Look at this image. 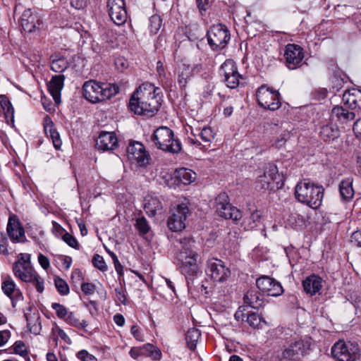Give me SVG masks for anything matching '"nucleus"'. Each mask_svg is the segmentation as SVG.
Wrapping results in <instances>:
<instances>
[{
    "label": "nucleus",
    "mask_w": 361,
    "mask_h": 361,
    "mask_svg": "<svg viewBox=\"0 0 361 361\" xmlns=\"http://www.w3.org/2000/svg\"><path fill=\"white\" fill-rule=\"evenodd\" d=\"M161 101L160 89L152 83L145 82L131 96L129 107L135 114L152 116L158 111Z\"/></svg>",
    "instance_id": "obj_1"
},
{
    "label": "nucleus",
    "mask_w": 361,
    "mask_h": 361,
    "mask_svg": "<svg viewBox=\"0 0 361 361\" xmlns=\"http://www.w3.org/2000/svg\"><path fill=\"white\" fill-rule=\"evenodd\" d=\"M195 240L190 238L179 240L177 245L178 251L176 255L177 264L183 274L185 276L188 286L193 283L195 278L202 274L198 264L199 255L194 249Z\"/></svg>",
    "instance_id": "obj_2"
},
{
    "label": "nucleus",
    "mask_w": 361,
    "mask_h": 361,
    "mask_svg": "<svg viewBox=\"0 0 361 361\" xmlns=\"http://www.w3.org/2000/svg\"><path fill=\"white\" fill-rule=\"evenodd\" d=\"M324 189L307 180L299 182L295 188L296 200L309 207L317 209L322 202Z\"/></svg>",
    "instance_id": "obj_3"
},
{
    "label": "nucleus",
    "mask_w": 361,
    "mask_h": 361,
    "mask_svg": "<svg viewBox=\"0 0 361 361\" xmlns=\"http://www.w3.org/2000/svg\"><path fill=\"white\" fill-rule=\"evenodd\" d=\"M83 96L92 103L109 99L118 92V87L109 83H99L94 80H88L82 86Z\"/></svg>",
    "instance_id": "obj_4"
},
{
    "label": "nucleus",
    "mask_w": 361,
    "mask_h": 361,
    "mask_svg": "<svg viewBox=\"0 0 361 361\" xmlns=\"http://www.w3.org/2000/svg\"><path fill=\"white\" fill-rule=\"evenodd\" d=\"M310 347L308 340L295 337L283 346L276 357L279 361H297L307 353Z\"/></svg>",
    "instance_id": "obj_5"
},
{
    "label": "nucleus",
    "mask_w": 361,
    "mask_h": 361,
    "mask_svg": "<svg viewBox=\"0 0 361 361\" xmlns=\"http://www.w3.org/2000/svg\"><path fill=\"white\" fill-rule=\"evenodd\" d=\"M152 140L156 147L162 151L178 154L181 150L180 141L174 139L173 132L167 127L158 128L154 132Z\"/></svg>",
    "instance_id": "obj_6"
},
{
    "label": "nucleus",
    "mask_w": 361,
    "mask_h": 361,
    "mask_svg": "<svg viewBox=\"0 0 361 361\" xmlns=\"http://www.w3.org/2000/svg\"><path fill=\"white\" fill-rule=\"evenodd\" d=\"M331 354L338 361H357L360 350L357 344L339 341L331 348Z\"/></svg>",
    "instance_id": "obj_7"
},
{
    "label": "nucleus",
    "mask_w": 361,
    "mask_h": 361,
    "mask_svg": "<svg viewBox=\"0 0 361 361\" xmlns=\"http://www.w3.org/2000/svg\"><path fill=\"white\" fill-rule=\"evenodd\" d=\"M256 96L258 104L265 109L275 111L281 106L279 92L267 85L259 87Z\"/></svg>",
    "instance_id": "obj_8"
},
{
    "label": "nucleus",
    "mask_w": 361,
    "mask_h": 361,
    "mask_svg": "<svg viewBox=\"0 0 361 361\" xmlns=\"http://www.w3.org/2000/svg\"><path fill=\"white\" fill-rule=\"evenodd\" d=\"M208 43L213 50L224 48L230 40V33L222 24L212 25L207 32Z\"/></svg>",
    "instance_id": "obj_9"
},
{
    "label": "nucleus",
    "mask_w": 361,
    "mask_h": 361,
    "mask_svg": "<svg viewBox=\"0 0 361 361\" xmlns=\"http://www.w3.org/2000/svg\"><path fill=\"white\" fill-rule=\"evenodd\" d=\"M14 276L23 282L30 281L32 276L36 273L30 262V255L20 253L18 260L13 264Z\"/></svg>",
    "instance_id": "obj_10"
},
{
    "label": "nucleus",
    "mask_w": 361,
    "mask_h": 361,
    "mask_svg": "<svg viewBox=\"0 0 361 361\" xmlns=\"http://www.w3.org/2000/svg\"><path fill=\"white\" fill-rule=\"evenodd\" d=\"M126 153L129 161L139 166H146L149 162V154L140 142H130L127 147Z\"/></svg>",
    "instance_id": "obj_11"
},
{
    "label": "nucleus",
    "mask_w": 361,
    "mask_h": 361,
    "mask_svg": "<svg viewBox=\"0 0 361 361\" xmlns=\"http://www.w3.org/2000/svg\"><path fill=\"white\" fill-rule=\"evenodd\" d=\"M206 274L214 281L224 282L230 276L231 271L221 260L212 259L207 261Z\"/></svg>",
    "instance_id": "obj_12"
},
{
    "label": "nucleus",
    "mask_w": 361,
    "mask_h": 361,
    "mask_svg": "<svg viewBox=\"0 0 361 361\" xmlns=\"http://www.w3.org/2000/svg\"><path fill=\"white\" fill-rule=\"evenodd\" d=\"M221 74L224 77L226 86L231 89L237 87L243 76L239 73L235 63L231 59H227L221 66Z\"/></svg>",
    "instance_id": "obj_13"
},
{
    "label": "nucleus",
    "mask_w": 361,
    "mask_h": 361,
    "mask_svg": "<svg viewBox=\"0 0 361 361\" xmlns=\"http://www.w3.org/2000/svg\"><path fill=\"white\" fill-rule=\"evenodd\" d=\"M282 181L281 176L279 173L278 168L276 165L269 164L265 169L264 174L259 176L257 178V183L261 189L271 190L274 188V183L279 187L280 182Z\"/></svg>",
    "instance_id": "obj_14"
},
{
    "label": "nucleus",
    "mask_w": 361,
    "mask_h": 361,
    "mask_svg": "<svg viewBox=\"0 0 361 361\" xmlns=\"http://www.w3.org/2000/svg\"><path fill=\"white\" fill-rule=\"evenodd\" d=\"M189 209L185 204H178L168 219V226L173 231H180L185 227Z\"/></svg>",
    "instance_id": "obj_15"
},
{
    "label": "nucleus",
    "mask_w": 361,
    "mask_h": 361,
    "mask_svg": "<svg viewBox=\"0 0 361 361\" xmlns=\"http://www.w3.org/2000/svg\"><path fill=\"white\" fill-rule=\"evenodd\" d=\"M107 8L111 20L117 25H123L127 20V11L124 0H108Z\"/></svg>",
    "instance_id": "obj_16"
},
{
    "label": "nucleus",
    "mask_w": 361,
    "mask_h": 361,
    "mask_svg": "<svg viewBox=\"0 0 361 361\" xmlns=\"http://www.w3.org/2000/svg\"><path fill=\"white\" fill-rule=\"evenodd\" d=\"M256 285L262 292L270 296H279L282 294L283 291L279 281L267 276H263L257 279Z\"/></svg>",
    "instance_id": "obj_17"
},
{
    "label": "nucleus",
    "mask_w": 361,
    "mask_h": 361,
    "mask_svg": "<svg viewBox=\"0 0 361 361\" xmlns=\"http://www.w3.org/2000/svg\"><path fill=\"white\" fill-rule=\"evenodd\" d=\"M286 66L289 69L298 68L304 58L302 49L297 44H288L286 46L284 54Z\"/></svg>",
    "instance_id": "obj_18"
},
{
    "label": "nucleus",
    "mask_w": 361,
    "mask_h": 361,
    "mask_svg": "<svg viewBox=\"0 0 361 361\" xmlns=\"http://www.w3.org/2000/svg\"><path fill=\"white\" fill-rule=\"evenodd\" d=\"M96 147L102 151H112L118 147V138L114 132L102 131L96 140Z\"/></svg>",
    "instance_id": "obj_19"
},
{
    "label": "nucleus",
    "mask_w": 361,
    "mask_h": 361,
    "mask_svg": "<svg viewBox=\"0 0 361 361\" xmlns=\"http://www.w3.org/2000/svg\"><path fill=\"white\" fill-rule=\"evenodd\" d=\"M129 354L134 359H137L140 356H147L154 360H159L161 357V350L150 343L141 347H133L130 350Z\"/></svg>",
    "instance_id": "obj_20"
},
{
    "label": "nucleus",
    "mask_w": 361,
    "mask_h": 361,
    "mask_svg": "<svg viewBox=\"0 0 361 361\" xmlns=\"http://www.w3.org/2000/svg\"><path fill=\"white\" fill-rule=\"evenodd\" d=\"M20 23L24 31L32 32L41 24L39 17L34 14L31 9L27 8L23 11L20 17Z\"/></svg>",
    "instance_id": "obj_21"
},
{
    "label": "nucleus",
    "mask_w": 361,
    "mask_h": 361,
    "mask_svg": "<svg viewBox=\"0 0 361 361\" xmlns=\"http://www.w3.org/2000/svg\"><path fill=\"white\" fill-rule=\"evenodd\" d=\"M1 289L4 294L11 300L13 307H16L17 301L23 299V293L19 288H16V283L11 277H8L3 281Z\"/></svg>",
    "instance_id": "obj_22"
},
{
    "label": "nucleus",
    "mask_w": 361,
    "mask_h": 361,
    "mask_svg": "<svg viewBox=\"0 0 361 361\" xmlns=\"http://www.w3.org/2000/svg\"><path fill=\"white\" fill-rule=\"evenodd\" d=\"M6 230L13 242H20L21 238L25 236L24 229L20 226L18 217L14 214L9 216Z\"/></svg>",
    "instance_id": "obj_23"
},
{
    "label": "nucleus",
    "mask_w": 361,
    "mask_h": 361,
    "mask_svg": "<svg viewBox=\"0 0 361 361\" xmlns=\"http://www.w3.org/2000/svg\"><path fill=\"white\" fill-rule=\"evenodd\" d=\"M202 67L197 64L193 68H191L189 65L183 64L179 67L177 73V82L181 89H184L188 82L192 77V73L194 71L199 72Z\"/></svg>",
    "instance_id": "obj_24"
},
{
    "label": "nucleus",
    "mask_w": 361,
    "mask_h": 361,
    "mask_svg": "<svg viewBox=\"0 0 361 361\" xmlns=\"http://www.w3.org/2000/svg\"><path fill=\"white\" fill-rule=\"evenodd\" d=\"M43 126L45 134L50 137L54 147L58 149L61 147L62 142L59 132L54 128V124L49 116L44 118Z\"/></svg>",
    "instance_id": "obj_25"
},
{
    "label": "nucleus",
    "mask_w": 361,
    "mask_h": 361,
    "mask_svg": "<svg viewBox=\"0 0 361 361\" xmlns=\"http://www.w3.org/2000/svg\"><path fill=\"white\" fill-rule=\"evenodd\" d=\"M64 80L63 75H54L48 85L49 91L57 104L61 103V92L63 87Z\"/></svg>",
    "instance_id": "obj_26"
},
{
    "label": "nucleus",
    "mask_w": 361,
    "mask_h": 361,
    "mask_svg": "<svg viewBox=\"0 0 361 361\" xmlns=\"http://www.w3.org/2000/svg\"><path fill=\"white\" fill-rule=\"evenodd\" d=\"M343 101L351 109H361V90L353 88L345 91L343 95Z\"/></svg>",
    "instance_id": "obj_27"
},
{
    "label": "nucleus",
    "mask_w": 361,
    "mask_h": 361,
    "mask_svg": "<svg viewBox=\"0 0 361 361\" xmlns=\"http://www.w3.org/2000/svg\"><path fill=\"white\" fill-rule=\"evenodd\" d=\"M331 117L341 124H347L355 119V114L341 106H336L331 110Z\"/></svg>",
    "instance_id": "obj_28"
},
{
    "label": "nucleus",
    "mask_w": 361,
    "mask_h": 361,
    "mask_svg": "<svg viewBox=\"0 0 361 361\" xmlns=\"http://www.w3.org/2000/svg\"><path fill=\"white\" fill-rule=\"evenodd\" d=\"M304 290L311 295L318 293L322 287V279L316 275H311L302 283Z\"/></svg>",
    "instance_id": "obj_29"
},
{
    "label": "nucleus",
    "mask_w": 361,
    "mask_h": 361,
    "mask_svg": "<svg viewBox=\"0 0 361 361\" xmlns=\"http://www.w3.org/2000/svg\"><path fill=\"white\" fill-rule=\"evenodd\" d=\"M144 209L149 216H154L161 210L162 204L156 195L149 194L145 197Z\"/></svg>",
    "instance_id": "obj_30"
},
{
    "label": "nucleus",
    "mask_w": 361,
    "mask_h": 361,
    "mask_svg": "<svg viewBox=\"0 0 361 361\" xmlns=\"http://www.w3.org/2000/svg\"><path fill=\"white\" fill-rule=\"evenodd\" d=\"M174 178L179 183L188 185L195 181L196 173L191 169L180 168L175 171Z\"/></svg>",
    "instance_id": "obj_31"
},
{
    "label": "nucleus",
    "mask_w": 361,
    "mask_h": 361,
    "mask_svg": "<svg viewBox=\"0 0 361 361\" xmlns=\"http://www.w3.org/2000/svg\"><path fill=\"white\" fill-rule=\"evenodd\" d=\"M244 303L253 309L262 307L263 300L261 294L255 290H248L243 297Z\"/></svg>",
    "instance_id": "obj_32"
},
{
    "label": "nucleus",
    "mask_w": 361,
    "mask_h": 361,
    "mask_svg": "<svg viewBox=\"0 0 361 361\" xmlns=\"http://www.w3.org/2000/svg\"><path fill=\"white\" fill-rule=\"evenodd\" d=\"M340 195L342 199L349 201L354 196L353 188V178H347L343 180L339 185Z\"/></svg>",
    "instance_id": "obj_33"
},
{
    "label": "nucleus",
    "mask_w": 361,
    "mask_h": 361,
    "mask_svg": "<svg viewBox=\"0 0 361 361\" xmlns=\"http://www.w3.org/2000/svg\"><path fill=\"white\" fill-rule=\"evenodd\" d=\"M219 216L233 220H238L241 218V212L236 207H233L231 204L226 205V207H222V209L216 210Z\"/></svg>",
    "instance_id": "obj_34"
},
{
    "label": "nucleus",
    "mask_w": 361,
    "mask_h": 361,
    "mask_svg": "<svg viewBox=\"0 0 361 361\" xmlns=\"http://www.w3.org/2000/svg\"><path fill=\"white\" fill-rule=\"evenodd\" d=\"M320 135L324 141L334 140L339 136V130L334 125L326 124L321 128Z\"/></svg>",
    "instance_id": "obj_35"
},
{
    "label": "nucleus",
    "mask_w": 361,
    "mask_h": 361,
    "mask_svg": "<svg viewBox=\"0 0 361 361\" xmlns=\"http://www.w3.org/2000/svg\"><path fill=\"white\" fill-rule=\"evenodd\" d=\"M263 217V212L259 209H254L250 212V215L247 219V227L248 229L252 230L259 227L262 225V218Z\"/></svg>",
    "instance_id": "obj_36"
},
{
    "label": "nucleus",
    "mask_w": 361,
    "mask_h": 361,
    "mask_svg": "<svg viewBox=\"0 0 361 361\" xmlns=\"http://www.w3.org/2000/svg\"><path fill=\"white\" fill-rule=\"evenodd\" d=\"M200 336V331L196 328H191L188 330L185 334V340L190 350H193L195 349Z\"/></svg>",
    "instance_id": "obj_37"
},
{
    "label": "nucleus",
    "mask_w": 361,
    "mask_h": 361,
    "mask_svg": "<svg viewBox=\"0 0 361 361\" xmlns=\"http://www.w3.org/2000/svg\"><path fill=\"white\" fill-rule=\"evenodd\" d=\"M68 67V61L63 57L53 59L51 62V69L56 73H62L66 70Z\"/></svg>",
    "instance_id": "obj_38"
},
{
    "label": "nucleus",
    "mask_w": 361,
    "mask_h": 361,
    "mask_svg": "<svg viewBox=\"0 0 361 361\" xmlns=\"http://www.w3.org/2000/svg\"><path fill=\"white\" fill-rule=\"evenodd\" d=\"M64 321L68 324L72 325L79 329H84L87 325L85 320L80 322L79 319H78L76 316L71 312H69Z\"/></svg>",
    "instance_id": "obj_39"
},
{
    "label": "nucleus",
    "mask_w": 361,
    "mask_h": 361,
    "mask_svg": "<svg viewBox=\"0 0 361 361\" xmlns=\"http://www.w3.org/2000/svg\"><path fill=\"white\" fill-rule=\"evenodd\" d=\"M149 29L152 34H157L161 27L162 20L160 16L154 15L149 19Z\"/></svg>",
    "instance_id": "obj_40"
},
{
    "label": "nucleus",
    "mask_w": 361,
    "mask_h": 361,
    "mask_svg": "<svg viewBox=\"0 0 361 361\" xmlns=\"http://www.w3.org/2000/svg\"><path fill=\"white\" fill-rule=\"evenodd\" d=\"M54 284L58 292L61 295H66L69 293V286L65 280L60 277H55Z\"/></svg>",
    "instance_id": "obj_41"
},
{
    "label": "nucleus",
    "mask_w": 361,
    "mask_h": 361,
    "mask_svg": "<svg viewBox=\"0 0 361 361\" xmlns=\"http://www.w3.org/2000/svg\"><path fill=\"white\" fill-rule=\"evenodd\" d=\"M13 351L16 354L27 357V361H30V357H27L28 351L25 344L22 341H17L15 342L13 344Z\"/></svg>",
    "instance_id": "obj_42"
},
{
    "label": "nucleus",
    "mask_w": 361,
    "mask_h": 361,
    "mask_svg": "<svg viewBox=\"0 0 361 361\" xmlns=\"http://www.w3.org/2000/svg\"><path fill=\"white\" fill-rule=\"evenodd\" d=\"M247 322L252 328H259L262 322L266 324L257 314L252 313L247 315Z\"/></svg>",
    "instance_id": "obj_43"
},
{
    "label": "nucleus",
    "mask_w": 361,
    "mask_h": 361,
    "mask_svg": "<svg viewBox=\"0 0 361 361\" xmlns=\"http://www.w3.org/2000/svg\"><path fill=\"white\" fill-rule=\"evenodd\" d=\"M92 262L94 267L100 271H106L107 270V265L106 264L102 256L98 254L94 255Z\"/></svg>",
    "instance_id": "obj_44"
},
{
    "label": "nucleus",
    "mask_w": 361,
    "mask_h": 361,
    "mask_svg": "<svg viewBox=\"0 0 361 361\" xmlns=\"http://www.w3.org/2000/svg\"><path fill=\"white\" fill-rule=\"evenodd\" d=\"M27 283H32L37 292L41 293L44 291V280L37 274V272L32 276L31 281Z\"/></svg>",
    "instance_id": "obj_45"
},
{
    "label": "nucleus",
    "mask_w": 361,
    "mask_h": 361,
    "mask_svg": "<svg viewBox=\"0 0 361 361\" xmlns=\"http://www.w3.org/2000/svg\"><path fill=\"white\" fill-rule=\"evenodd\" d=\"M216 210L229 204V197L226 192L220 193L215 199Z\"/></svg>",
    "instance_id": "obj_46"
},
{
    "label": "nucleus",
    "mask_w": 361,
    "mask_h": 361,
    "mask_svg": "<svg viewBox=\"0 0 361 361\" xmlns=\"http://www.w3.org/2000/svg\"><path fill=\"white\" fill-rule=\"evenodd\" d=\"M51 307L56 311V315L63 320H65L66 317L69 313V312L63 305L57 302L52 303Z\"/></svg>",
    "instance_id": "obj_47"
},
{
    "label": "nucleus",
    "mask_w": 361,
    "mask_h": 361,
    "mask_svg": "<svg viewBox=\"0 0 361 361\" xmlns=\"http://www.w3.org/2000/svg\"><path fill=\"white\" fill-rule=\"evenodd\" d=\"M135 226L142 234H146L149 230L148 223L144 217L137 219Z\"/></svg>",
    "instance_id": "obj_48"
},
{
    "label": "nucleus",
    "mask_w": 361,
    "mask_h": 361,
    "mask_svg": "<svg viewBox=\"0 0 361 361\" xmlns=\"http://www.w3.org/2000/svg\"><path fill=\"white\" fill-rule=\"evenodd\" d=\"M0 105L2 108L3 112L14 111V109L6 95H0Z\"/></svg>",
    "instance_id": "obj_49"
},
{
    "label": "nucleus",
    "mask_w": 361,
    "mask_h": 361,
    "mask_svg": "<svg viewBox=\"0 0 361 361\" xmlns=\"http://www.w3.org/2000/svg\"><path fill=\"white\" fill-rule=\"evenodd\" d=\"M0 105L2 108L3 112L14 111V109L6 95H0Z\"/></svg>",
    "instance_id": "obj_50"
},
{
    "label": "nucleus",
    "mask_w": 361,
    "mask_h": 361,
    "mask_svg": "<svg viewBox=\"0 0 361 361\" xmlns=\"http://www.w3.org/2000/svg\"><path fill=\"white\" fill-rule=\"evenodd\" d=\"M0 105L2 108L3 112L14 111V109L6 95H0Z\"/></svg>",
    "instance_id": "obj_51"
},
{
    "label": "nucleus",
    "mask_w": 361,
    "mask_h": 361,
    "mask_svg": "<svg viewBox=\"0 0 361 361\" xmlns=\"http://www.w3.org/2000/svg\"><path fill=\"white\" fill-rule=\"evenodd\" d=\"M201 139L205 142H209L214 138V133L211 128L204 127L200 133Z\"/></svg>",
    "instance_id": "obj_52"
},
{
    "label": "nucleus",
    "mask_w": 361,
    "mask_h": 361,
    "mask_svg": "<svg viewBox=\"0 0 361 361\" xmlns=\"http://www.w3.org/2000/svg\"><path fill=\"white\" fill-rule=\"evenodd\" d=\"M76 357L80 361H97V359L86 350H81L78 352Z\"/></svg>",
    "instance_id": "obj_53"
},
{
    "label": "nucleus",
    "mask_w": 361,
    "mask_h": 361,
    "mask_svg": "<svg viewBox=\"0 0 361 361\" xmlns=\"http://www.w3.org/2000/svg\"><path fill=\"white\" fill-rule=\"evenodd\" d=\"M25 316L26 321H27V325L28 328L30 329V331L35 334H38L41 327H40L39 323L37 324L38 322L37 319L35 321L34 324H32V322L30 317H29L27 315V314H25Z\"/></svg>",
    "instance_id": "obj_54"
},
{
    "label": "nucleus",
    "mask_w": 361,
    "mask_h": 361,
    "mask_svg": "<svg viewBox=\"0 0 361 361\" xmlns=\"http://www.w3.org/2000/svg\"><path fill=\"white\" fill-rule=\"evenodd\" d=\"M63 240L66 242L70 247L73 248H78V243L75 238L71 234L68 233H66L63 235Z\"/></svg>",
    "instance_id": "obj_55"
},
{
    "label": "nucleus",
    "mask_w": 361,
    "mask_h": 361,
    "mask_svg": "<svg viewBox=\"0 0 361 361\" xmlns=\"http://www.w3.org/2000/svg\"><path fill=\"white\" fill-rule=\"evenodd\" d=\"M96 289V286L92 283H82L81 284V290L85 295L94 294Z\"/></svg>",
    "instance_id": "obj_56"
},
{
    "label": "nucleus",
    "mask_w": 361,
    "mask_h": 361,
    "mask_svg": "<svg viewBox=\"0 0 361 361\" xmlns=\"http://www.w3.org/2000/svg\"><path fill=\"white\" fill-rule=\"evenodd\" d=\"M130 333L133 337L138 341L143 342L144 337L140 328L137 325L132 326L130 329Z\"/></svg>",
    "instance_id": "obj_57"
},
{
    "label": "nucleus",
    "mask_w": 361,
    "mask_h": 361,
    "mask_svg": "<svg viewBox=\"0 0 361 361\" xmlns=\"http://www.w3.org/2000/svg\"><path fill=\"white\" fill-rule=\"evenodd\" d=\"M288 137L289 132L288 130H285L281 135V137H279L276 140L275 147L278 149L281 148L285 145Z\"/></svg>",
    "instance_id": "obj_58"
},
{
    "label": "nucleus",
    "mask_w": 361,
    "mask_h": 361,
    "mask_svg": "<svg viewBox=\"0 0 361 361\" xmlns=\"http://www.w3.org/2000/svg\"><path fill=\"white\" fill-rule=\"evenodd\" d=\"M54 331L57 334L58 336L64 341L68 345L71 344V339L63 329L59 326H56L55 329H54Z\"/></svg>",
    "instance_id": "obj_59"
},
{
    "label": "nucleus",
    "mask_w": 361,
    "mask_h": 361,
    "mask_svg": "<svg viewBox=\"0 0 361 361\" xmlns=\"http://www.w3.org/2000/svg\"><path fill=\"white\" fill-rule=\"evenodd\" d=\"M157 72L159 78L161 82L166 79V74L164 70V67L161 61H159L157 63Z\"/></svg>",
    "instance_id": "obj_60"
},
{
    "label": "nucleus",
    "mask_w": 361,
    "mask_h": 361,
    "mask_svg": "<svg viewBox=\"0 0 361 361\" xmlns=\"http://www.w3.org/2000/svg\"><path fill=\"white\" fill-rule=\"evenodd\" d=\"M116 292V298L121 303L126 305V292L122 288H117L115 289Z\"/></svg>",
    "instance_id": "obj_61"
},
{
    "label": "nucleus",
    "mask_w": 361,
    "mask_h": 361,
    "mask_svg": "<svg viewBox=\"0 0 361 361\" xmlns=\"http://www.w3.org/2000/svg\"><path fill=\"white\" fill-rule=\"evenodd\" d=\"M198 8L202 14V11H206L210 7L212 0H196Z\"/></svg>",
    "instance_id": "obj_62"
},
{
    "label": "nucleus",
    "mask_w": 361,
    "mask_h": 361,
    "mask_svg": "<svg viewBox=\"0 0 361 361\" xmlns=\"http://www.w3.org/2000/svg\"><path fill=\"white\" fill-rule=\"evenodd\" d=\"M82 279H83V276H82V271L78 269H74L71 274L72 282L74 283H78L80 282L81 281H82Z\"/></svg>",
    "instance_id": "obj_63"
},
{
    "label": "nucleus",
    "mask_w": 361,
    "mask_h": 361,
    "mask_svg": "<svg viewBox=\"0 0 361 361\" xmlns=\"http://www.w3.org/2000/svg\"><path fill=\"white\" fill-rule=\"evenodd\" d=\"M350 241L354 245L361 247V231L353 232L350 237Z\"/></svg>",
    "instance_id": "obj_64"
}]
</instances>
